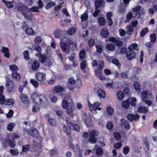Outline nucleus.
<instances>
[{"label":"nucleus","instance_id":"1","mask_svg":"<svg viewBox=\"0 0 157 157\" xmlns=\"http://www.w3.org/2000/svg\"><path fill=\"white\" fill-rule=\"evenodd\" d=\"M60 46L62 49L63 51H66L68 48L74 51L77 49V44L75 41L65 38L61 40Z\"/></svg>","mask_w":157,"mask_h":157},{"label":"nucleus","instance_id":"2","mask_svg":"<svg viewBox=\"0 0 157 157\" xmlns=\"http://www.w3.org/2000/svg\"><path fill=\"white\" fill-rule=\"evenodd\" d=\"M31 98L36 104L42 106L48 104V99L44 95L38 93H34L32 94Z\"/></svg>","mask_w":157,"mask_h":157},{"label":"nucleus","instance_id":"3","mask_svg":"<svg viewBox=\"0 0 157 157\" xmlns=\"http://www.w3.org/2000/svg\"><path fill=\"white\" fill-rule=\"evenodd\" d=\"M18 10H22L23 15L26 19L30 21L32 19V13L29 10V9L25 6H16Z\"/></svg>","mask_w":157,"mask_h":157},{"label":"nucleus","instance_id":"4","mask_svg":"<svg viewBox=\"0 0 157 157\" xmlns=\"http://www.w3.org/2000/svg\"><path fill=\"white\" fill-rule=\"evenodd\" d=\"M133 11L136 12L135 16L134 17H136L135 19L139 18L142 15H143L145 13V11L144 9L139 6L133 8Z\"/></svg>","mask_w":157,"mask_h":157},{"label":"nucleus","instance_id":"5","mask_svg":"<svg viewBox=\"0 0 157 157\" xmlns=\"http://www.w3.org/2000/svg\"><path fill=\"white\" fill-rule=\"evenodd\" d=\"M88 105L89 109L91 111L94 110L95 111L96 110H101V108L100 107L101 104L98 101L94 102L93 104L88 102Z\"/></svg>","mask_w":157,"mask_h":157},{"label":"nucleus","instance_id":"6","mask_svg":"<svg viewBox=\"0 0 157 157\" xmlns=\"http://www.w3.org/2000/svg\"><path fill=\"white\" fill-rule=\"evenodd\" d=\"M152 94L150 91H143L141 92V98L143 101L145 100V99L151 98H152Z\"/></svg>","mask_w":157,"mask_h":157},{"label":"nucleus","instance_id":"7","mask_svg":"<svg viewBox=\"0 0 157 157\" xmlns=\"http://www.w3.org/2000/svg\"><path fill=\"white\" fill-rule=\"evenodd\" d=\"M98 132L97 130H95L91 131L90 134V137L89 139V141L91 143L94 144L96 142L95 136H98Z\"/></svg>","mask_w":157,"mask_h":157},{"label":"nucleus","instance_id":"8","mask_svg":"<svg viewBox=\"0 0 157 157\" xmlns=\"http://www.w3.org/2000/svg\"><path fill=\"white\" fill-rule=\"evenodd\" d=\"M6 86L7 90L10 92H12L14 90V86L12 82L9 79H6Z\"/></svg>","mask_w":157,"mask_h":157},{"label":"nucleus","instance_id":"9","mask_svg":"<svg viewBox=\"0 0 157 157\" xmlns=\"http://www.w3.org/2000/svg\"><path fill=\"white\" fill-rule=\"evenodd\" d=\"M76 81L73 78L69 79V83L67 85L68 88L71 90H73L75 87Z\"/></svg>","mask_w":157,"mask_h":157},{"label":"nucleus","instance_id":"10","mask_svg":"<svg viewBox=\"0 0 157 157\" xmlns=\"http://www.w3.org/2000/svg\"><path fill=\"white\" fill-rule=\"evenodd\" d=\"M66 121L67 125L69 126L71 129L74 130L77 132L79 131L80 128L78 124H72L67 120Z\"/></svg>","mask_w":157,"mask_h":157},{"label":"nucleus","instance_id":"11","mask_svg":"<svg viewBox=\"0 0 157 157\" xmlns=\"http://www.w3.org/2000/svg\"><path fill=\"white\" fill-rule=\"evenodd\" d=\"M128 119L130 121H138L140 118V116L137 114H129L127 116Z\"/></svg>","mask_w":157,"mask_h":157},{"label":"nucleus","instance_id":"12","mask_svg":"<svg viewBox=\"0 0 157 157\" xmlns=\"http://www.w3.org/2000/svg\"><path fill=\"white\" fill-rule=\"evenodd\" d=\"M36 76L37 80L40 81H43L46 79V75L44 73H38Z\"/></svg>","mask_w":157,"mask_h":157},{"label":"nucleus","instance_id":"13","mask_svg":"<svg viewBox=\"0 0 157 157\" xmlns=\"http://www.w3.org/2000/svg\"><path fill=\"white\" fill-rule=\"evenodd\" d=\"M28 132L29 134L34 137H37L39 136L38 131L35 128H31L28 130Z\"/></svg>","mask_w":157,"mask_h":157},{"label":"nucleus","instance_id":"14","mask_svg":"<svg viewBox=\"0 0 157 157\" xmlns=\"http://www.w3.org/2000/svg\"><path fill=\"white\" fill-rule=\"evenodd\" d=\"M98 69L99 71L96 70H95V75H98L99 73L101 72L100 70L103 68L104 64V62L102 61H98Z\"/></svg>","mask_w":157,"mask_h":157},{"label":"nucleus","instance_id":"15","mask_svg":"<svg viewBox=\"0 0 157 157\" xmlns=\"http://www.w3.org/2000/svg\"><path fill=\"white\" fill-rule=\"evenodd\" d=\"M31 67L33 70H36L40 66V63L38 61L36 60L33 61L31 63Z\"/></svg>","mask_w":157,"mask_h":157},{"label":"nucleus","instance_id":"16","mask_svg":"<svg viewBox=\"0 0 157 157\" xmlns=\"http://www.w3.org/2000/svg\"><path fill=\"white\" fill-rule=\"evenodd\" d=\"M2 52L3 53L4 57L9 58L10 57V54L9 52V50L7 47H3L1 50Z\"/></svg>","mask_w":157,"mask_h":157},{"label":"nucleus","instance_id":"17","mask_svg":"<svg viewBox=\"0 0 157 157\" xmlns=\"http://www.w3.org/2000/svg\"><path fill=\"white\" fill-rule=\"evenodd\" d=\"M121 126H124L125 129L128 130L130 128V125L128 122L125 119H122L121 120Z\"/></svg>","mask_w":157,"mask_h":157},{"label":"nucleus","instance_id":"18","mask_svg":"<svg viewBox=\"0 0 157 157\" xmlns=\"http://www.w3.org/2000/svg\"><path fill=\"white\" fill-rule=\"evenodd\" d=\"M136 57L135 53L133 51H129L127 52L126 57L129 60L133 59Z\"/></svg>","mask_w":157,"mask_h":157},{"label":"nucleus","instance_id":"19","mask_svg":"<svg viewBox=\"0 0 157 157\" xmlns=\"http://www.w3.org/2000/svg\"><path fill=\"white\" fill-rule=\"evenodd\" d=\"M67 109V113L68 114H71L73 112L75 108V106L72 103H70Z\"/></svg>","mask_w":157,"mask_h":157},{"label":"nucleus","instance_id":"20","mask_svg":"<svg viewBox=\"0 0 157 157\" xmlns=\"http://www.w3.org/2000/svg\"><path fill=\"white\" fill-rule=\"evenodd\" d=\"M101 36L104 38H107L109 37V33L108 29L106 28L102 29L101 32Z\"/></svg>","mask_w":157,"mask_h":157},{"label":"nucleus","instance_id":"21","mask_svg":"<svg viewBox=\"0 0 157 157\" xmlns=\"http://www.w3.org/2000/svg\"><path fill=\"white\" fill-rule=\"evenodd\" d=\"M7 143H8L10 147H11L14 148L15 146V144L14 140H11L8 138L5 140L4 144L6 145Z\"/></svg>","mask_w":157,"mask_h":157},{"label":"nucleus","instance_id":"22","mask_svg":"<svg viewBox=\"0 0 157 157\" xmlns=\"http://www.w3.org/2000/svg\"><path fill=\"white\" fill-rule=\"evenodd\" d=\"M97 93L100 99H103L105 97V91L102 89H100L98 90Z\"/></svg>","mask_w":157,"mask_h":157},{"label":"nucleus","instance_id":"23","mask_svg":"<svg viewBox=\"0 0 157 157\" xmlns=\"http://www.w3.org/2000/svg\"><path fill=\"white\" fill-rule=\"evenodd\" d=\"M64 90V88L61 86H58L54 88L53 92L55 93H60L63 92Z\"/></svg>","mask_w":157,"mask_h":157},{"label":"nucleus","instance_id":"24","mask_svg":"<svg viewBox=\"0 0 157 157\" xmlns=\"http://www.w3.org/2000/svg\"><path fill=\"white\" fill-rule=\"evenodd\" d=\"M20 97L22 102L25 104H27L29 102L28 98L25 94H22L20 95Z\"/></svg>","mask_w":157,"mask_h":157},{"label":"nucleus","instance_id":"25","mask_svg":"<svg viewBox=\"0 0 157 157\" xmlns=\"http://www.w3.org/2000/svg\"><path fill=\"white\" fill-rule=\"evenodd\" d=\"M128 101L130 104L132 106H135L136 105V102L137 101L136 99L135 98H130L128 99Z\"/></svg>","mask_w":157,"mask_h":157},{"label":"nucleus","instance_id":"26","mask_svg":"<svg viewBox=\"0 0 157 157\" xmlns=\"http://www.w3.org/2000/svg\"><path fill=\"white\" fill-rule=\"evenodd\" d=\"M7 137L8 138H11L12 140L20 138V136L17 134L15 133H10L7 135Z\"/></svg>","mask_w":157,"mask_h":157},{"label":"nucleus","instance_id":"27","mask_svg":"<svg viewBox=\"0 0 157 157\" xmlns=\"http://www.w3.org/2000/svg\"><path fill=\"white\" fill-rule=\"evenodd\" d=\"M2 1L8 8L11 9L13 7V5L11 2L7 1L6 0H2Z\"/></svg>","mask_w":157,"mask_h":157},{"label":"nucleus","instance_id":"28","mask_svg":"<svg viewBox=\"0 0 157 157\" xmlns=\"http://www.w3.org/2000/svg\"><path fill=\"white\" fill-rule=\"evenodd\" d=\"M106 111L108 114L110 116H112L114 113L113 109L109 105L106 107Z\"/></svg>","mask_w":157,"mask_h":157},{"label":"nucleus","instance_id":"29","mask_svg":"<svg viewBox=\"0 0 157 157\" xmlns=\"http://www.w3.org/2000/svg\"><path fill=\"white\" fill-rule=\"evenodd\" d=\"M14 100L12 99H6L5 101L4 105H12L14 104Z\"/></svg>","mask_w":157,"mask_h":157},{"label":"nucleus","instance_id":"30","mask_svg":"<svg viewBox=\"0 0 157 157\" xmlns=\"http://www.w3.org/2000/svg\"><path fill=\"white\" fill-rule=\"evenodd\" d=\"M47 59V57L44 54H42L40 56L39 59L41 63L44 64Z\"/></svg>","mask_w":157,"mask_h":157},{"label":"nucleus","instance_id":"31","mask_svg":"<svg viewBox=\"0 0 157 157\" xmlns=\"http://www.w3.org/2000/svg\"><path fill=\"white\" fill-rule=\"evenodd\" d=\"M106 47L109 51H113L115 49V45L113 43H111L108 44Z\"/></svg>","mask_w":157,"mask_h":157},{"label":"nucleus","instance_id":"32","mask_svg":"<svg viewBox=\"0 0 157 157\" xmlns=\"http://www.w3.org/2000/svg\"><path fill=\"white\" fill-rule=\"evenodd\" d=\"M138 110V112L139 113H146L148 112L147 109V108L144 106H141L139 107Z\"/></svg>","mask_w":157,"mask_h":157},{"label":"nucleus","instance_id":"33","mask_svg":"<svg viewBox=\"0 0 157 157\" xmlns=\"http://www.w3.org/2000/svg\"><path fill=\"white\" fill-rule=\"evenodd\" d=\"M25 32L29 35H33L35 34L34 31L30 27L27 29L25 30Z\"/></svg>","mask_w":157,"mask_h":157},{"label":"nucleus","instance_id":"34","mask_svg":"<svg viewBox=\"0 0 157 157\" xmlns=\"http://www.w3.org/2000/svg\"><path fill=\"white\" fill-rule=\"evenodd\" d=\"M126 30V33L128 35H131L133 33V29L132 27L130 25L127 26Z\"/></svg>","mask_w":157,"mask_h":157},{"label":"nucleus","instance_id":"35","mask_svg":"<svg viewBox=\"0 0 157 157\" xmlns=\"http://www.w3.org/2000/svg\"><path fill=\"white\" fill-rule=\"evenodd\" d=\"M12 76L13 78L17 81H20V75L17 73H14L12 74Z\"/></svg>","mask_w":157,"mask_h":157},{"label":"nucleus","instance_id":"36","mask_svg":"<svg viewBox=\"0 0 157 157\" xmlns=\"http://www.w3.org/2000/svg\"><path fill=\"white\" fill-rule=\"evenodd\" d=\"M116 95L117 98L119 100H122L124 97L123 93L121 91L118 92L117 93Z\"/></svg>","mask_w":157,"mask_h":157},{"label":"nucleus","instance_id":"37","mask_svg":"<svg viewBox=\"0 0 157 157\" xmlns=\"http://www.w3.org/2000/svg\"><path fill=\"white\" fill-rule=\"evenodd\" d=\"M138 45L136 43H132L128 47V49L129 50H132L137 48Z\"/></svg>","mask_w":157,"mask_h":157},{"label":"nucleus","instance_id":"38","mask_svg":"<svg viewBox=\"0 0 157 157\" xmlns=\"http://www.w3.org/2000/svg\"><path fill=\"white\" fill-rule=\"evenodd\" d=\"M15 125V124L14 123H10L7 125V129L9 131H12Z\"/></svg>","mask_w":157,"mask_h":157},{"label":"nucleus","instance_id":"39","mask_svg":"<svg viewBox=\"0 0 157 157\" xmlns=\"http://www.w3.org/2000/svg\"><path fill=\"white\" fill-rule=\"evenodd\" d=\"M30 82L35 88H37L39 86L38 83L35 79H31Z\"/></svg>","mask_w":157,"mask_h":157},{"label":"nucleus","instance_id":"40","mask_svg":"<svg viewBox=\"0 0 157 157\" xmlns=\"http://www.w3.org/2000/svg\"><path fill=\"white\" fill-rule=\"evenodd\" d=\"M148 29L147 28H145L143 29L140 33V36L141 37H143L148 32Z\"/></svg>","mask_w":157,"mask_h":157},{"label":"nucleus","instance_id":"41","mask_svg":"<svg viewBox=\"0 0 157 157\" xmlns=\"http://www.w3.org/2000/svg\"><path fill=\"white\" fill-rule=\"evenodd\" d=\"M151 41L152 43H154L156 41V36L155 34L153 33L150 36Z\"/></svg>","mask_w":157,"mask_h":157},{"label":"nucleus","instance_id":"42","mask_svg":"<svg viewBox=\"0 0 157 157\" xmlns=\"http://www.w3.org/2000/svg\"><path fill=\"white\" fill-rule=\"evenodd\" d=\"M106 86L109 89H111L113 88L114 85L113 81L111 80L110 82L107 83L106 84Z\"/></svg>","mask_w":157,"mask_h":157},{"label":"nucleus","instance_id":"43","mask_svg":"<svg viewBox=\"0 0 157 157\" xmlns=\"http://www.w3.org/2000/svg\"><path fill=\"white\" fill-rule=\"evenodd\" d=\"M102 4V2L101 1L99 0L96 1L95 2V9H98L101 6Z\"/></svg>","mask_w":157,"mask_h":157},{"label":"nucleus","instance_id":"44","mask_svg":"<svg viewBox=\"0 0 157 157\" xmlns=\"http://www.w3.org/2000/svg\"><path fill=\"white\" fill-rule=\"evenodd\" d=\"M75 31L76 30L73 27H71L68 29V33L69 35H73L75 33Z\"/></svg>","mask_w":157,"mask_h":157},{"label":"nucleus","instance_id":"45","mask_svg":"<svg viewBox=\"0 0 157 157\" xmlns=\"http://www.w3.org/2000/svg\"><path fill=\"white\" fill-rule=\"evenodd\" d=\"M87 63L86 61L82 60L81 63V68L82 70H84L86 67Z\"/></svg>","mask_w":157,"mask_h":157},{"label":"nucleus","instance_id":"46","mask_svg":"<svg viewBox=\"0 0 157 157\" xmlns=\"http://www.w3.org/2000/svg\"><path fill=\"white\" fill-rule=\"evenodd\" d=\"M129 103L128 100L126 101H124L122 103V106L125 109H127L129 106Z\"/></svg>","mask_w":157,"mask_h":157},{"label":"nucleus","instance_id":"47","mask_svg":"<svg viewBox=\"0 0 157 157\" xmlns=\"http://www.w3.org/2000/svg\"><path fill=\"white\" fill-rule=\"evenodd\" d=\"M9 68L13 72L17 71L18 70L17 66L15 64L10 65Z\"/></svg>","mask_w":157,"mask_h":157},{"label":"nucleus","instance_id":"48","mask_svg":"<svg viewBox=\"0 0 157 157\" xmlns=\"http://www.w3.org/2000/svg\"><path fill=\"white\" fill-rule=\"evenodd\" d=\"M98 22L100 25H103L105 24V20L104 18L101 17L99 18L98 20Z\"/></svg>","mask_w":157,"mask_h":157},{"label":"nucleus","instance_id":"49","mask_svg":"<svg viewBox=\"0 0 157 157\" xmlns=\"http://www.w3.org/2000/svg\"><path fill=\"white\" fill-rule=\"evenodd\" d=\"M63 130L67 135L70 134L71 133L70 130L66 126H64L63 127Z\"/></svg>","mask_w":157,"mask_h":157},{"label":"nucleus","instance_id":"50","mask_svg":"<svg viewBox=\"0 0 157 157\" xmlns=\"http://www.w3.org/2000/svg\"><path fill=\"white\" fill-rule=\"evenodd\" d=\"M97 51L98 53L101 52L103 50V47L101 45L97 44L95 45Z\"/></svg>","mask_w":157,"mask_h":157},{"label":"nucleus","instance_id":"51","mask_svg":"<svg viewBox=\"0 0 157 157\" xmlns=\"http://www.w3.org/2000/svg\"><path fill=\"white\" fill-rule=\"evenodd\" d=\"M85 55V52L84 50H81L79 54V58L81 59H84Z\"/></svg>","mask_w":157,"mask_h":157},{"label":"nucleus","instance_id":"52","mask_svg":"<svg viewBox=\"0 0 157 157\" xmlns=\"http://www.w3.org/2000/svg\"><path fill=\"white\" fill-rule=\"evenodd\" d=\"M6 100L5 96L4 95H0V104L1 105H4Z\"/></svg>","mask_w":157,"mask_h":157},{"label":"nucleus","instance_id":"53","mask_svg":"<svg viewBox=\"0 0 157 157\" xmlns=\"http://www.w3.org/2000/svg\"><path fill=\"white\" fill-rule=\"evenodd\" d=\"M48 122L52 125H55L56 124V120L53 118H50L48 120Z\"/></svg>","mask_w":157,"mask_h":157},{"label":"nucleus","instance_id":"54","mask_svg":"<svg viewBox=\"0 0 157 157\" xmlns=\"http://www.w3.org/2000/svg\"><path fill=\"white\" fill-rule=\"evenodd\" d=\"M56 5V3L55 2H50L49 3H48L47 4L46 6V9H49L51 7H52Z\"/></svg>","mask_w":157,"mask_h":157},{"label":"nucleus","instance_id":"55","mask_svg":"<svg viewBox=\"0 0 157 157\" xmlns=\"http://www.w3.org/2000/svg\"><path fill=\"white\" fill-rule=\"evenodd\" d=\"M10 153L13 155H17L18 154V151L17 149L10 150Z\"/></svg>","mask_w":157,"mask_h":157},{"label":"nucleus","instance_id":"56","mask_svg":"<svg viewBox=\"0 0 157 157\" xmlns=\"http://www.w3.org/2000/svg\"><path fill=\"white\" fill-rule=\"evenodd\" d=\"M42 40V38L41 37H36L35 39V43L37 44H39L41 43Z\"/></svg>","mask_w":157,"mask_h":157},{"label":"nucleus","instance_id":"57","mask_svg":"<svg viewBox=\"0 0 157 157\" xmlns=\"http://www.w3.org/2000/svg\"><path fill=\"white\" fill-rule=\"evenodd\" d=\"M88 18V16L87 14L85 13L82 14L81 17V18L83 21H86Z\"/></svg>","mask_w":157,"mask_h":157},{"label":"nucleus","instance_id":"58","mask_svg":"<svg viewBox=\"0 0 157 157\" xmlns=\"http://www.w3.org/2000/svg\"><path fill=\"white\" fill-rule=\"evenodd\" d=\"M29 10L31 12V11L37 12H39L38 7L37 6L33 7L29 9Z\"/></svg>","mask_w":157,"mask_h":157},{"label":"nucleus","instance_id":"59","mask_svg":"<svg viewBox=\"0 0 157 157\" xmlns=\"http://www.w3.org/2000/svg\"><path fill=\"white\" fill-rule=\"evenodd\" d=\"M24 57L26 60L29 59V52L27 51H25L23 52Z\"/></svg>","mask_w":157,"mask_h":157},{"label":"nucleus","instance_id":"60","mask_svg":"<svg viewBox=\"0 0 157 157\" xmlns=\"http://www.w3.org/2000/svg\"><path fill=\"white\" fill-rule=\"evenodd\" d=\"M129 151V148L128 146H125L124 147L123 149V152L125 154H128Z\"/></svg>","mask_w":157,"mask_h":157},{"label":"nucleus","instance_id":"61","mask_svg":"<svg viewBox=\"0 0 157 157\" xmlns=\"http://www.w3.org/2000/svg\"><path fill=\"white\" fill-rule=\"evenodd\" d=\"M119 32L120 35L121 36H124L126 34V31L124 29H121L119 30Z\"/></svg>","mask_w":157,"mask_h":157},{"label":"nucleus","instance_id":"62","mask_svg":"<svg viewBox=\"0 0 157 157\" xmlns=\"http://www.w3.org/2000/svg\"><path fill=\"white\" fill-rule=\"evenodd\" d=\"M133 86L136 90H139L140 88V86L139 83L137 82H134L133 83Z\"/></svg>","mask_w":157,"mask_h":157},{"label":"nucleus","instance_id":"63","mask_svg":"<svg viewBox=\"0 0 157 157\" xmlns=\"http://www.w3.org/2000/svg\"><path fill=\"white\" fill-rule=\"evenodd\" d=\"M113 135L114 137L117 140H119L121 138V135L117 132L114 133Z\"/></svg>","mask_w":157,"mask_h":157},{"label":"nucleus","instance_id":"64","mask_svg":"<svg viewBox=\"0 0 157 157\" xmlns=\"http://www.w3.org/2000/svg\"><path fill=\"white\" fill-rule=\"evenodd\" d=\"M113 126V124L111 121H109L107 124V127L109 129H112Z\"/></svg>","mask_w":157,"mask_h":157}]
</instances>
